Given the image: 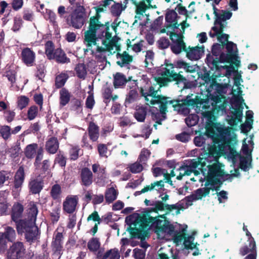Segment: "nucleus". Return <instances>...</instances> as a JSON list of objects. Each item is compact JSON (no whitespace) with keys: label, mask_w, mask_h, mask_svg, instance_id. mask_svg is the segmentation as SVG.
Returning <instances> with one entry per match:
<instances>
[{"label":"nucleus","mask_w":259,"mask_h":259,"mask_svg":"<svg viewBox=\"0 0 259 259\" xmlns=\"http://www.w3.org/2000/svg\"><path fill=\"white\" fill-rule=\"evenodd\" d=\"M154 208H147L141 214L138 213L126 217L125 221H129L135 227H130L127 231L132 238H140L144 240L146 231L150 228H154L155 233L157 236L160 234H171L174 232V226L167 219L165 214L152 217L150 215L152 212H157L158 211L164 210L165 203L161 201H155Z\"/></svg>","instance_id":"nucleus-1"},{"label":"nucleus","mask_w":259,"mask_h":259,"mask_svg":"<svg viewBox=\"0 0 259 259\" xmlns=\"http://www.w3.org/2000/svg\"><path fill=\"white\" fill-rule=\"evenodd\" d=\"M212 106L210 111H205L202 114L207 119L206 131L208 137L212 140L213 144L225 142V140L230 135L231 127H225L218 122H214L215 114L220 112L226 111V104L222 103V98L220 96L210 95V100Z\"/></svg>","instance_id":"nucleus-2"},{"label":"nucleus","mask_w":259,"mask_h":259,"mask_svg":"<svg viewBox=\"0 0 259 259\" xmlns=\"http://www.w3.org/2000/svg\"><path fill=\"white\" fill-rule=\"evenodd\" d=\"M231 144L230 141L226 143H220L213 144L207 148V152L204 154V159L206 160L205 166L208 168L206 176H204V181L206 185L221 182L220 180L228 178V180L231 181L233 177L238 175L236 174H226L222 168L224 165L219 161V158L224 151L226 146Z\"/></svg>","instance_id":"nucleus-3"},{"label":"nucleus","mask_w":259,"mask_h":259,"mask_svg":"<svg viewBox=\"0 0 259 259\" xmlns=\"http://www.w3.org/2000/svg\"><path fill=\"white\" fill-rule=\"evenodd\" d=\"M193 95H188L182 100H169L170 97L160 95L157 97L156 99H151L150 103L152 105L158 104L160 112L162 114H165L168 106H171L174 110L178 111L184 110L185 107L195 108L200 106L202 104V100L198 96H195L194 98H191Z\"/></svg>","instance_id":"nucleus-4"},{"label":"nucleus","mask_w":259,"mask_h":259,"mask_svg":"<svg viewBox=\"0 0 259 259\" xmlns=\"http://www.w3.org/2000/svg\"><path fill=\"white\" fill-rule=\"evenodd\" d=\"M38 213L37 205L33 203L29 208L27 218L22 219L16 223L18 233H24L25 238L27 242H33L38 235L39 230L35 224Z\"/></svg>","instance_id":"nucleus-5"},{"label":"nucleus","mask_w":259,"mask_h":259,"mask_svg":"<svg viewBox=\"0 0 259 259\" xmlns=\"http://www.w3.org/2000/svg\"><path fill=\"white\" fill-rule=\"evenodd\" d=\"M45 54L48 59L55 60L59 64H67L71 62L70 59L61 48L55 49L54 44L51 40L45 44Z\"/></svg>","instance_id":"nucleus-6"},{"label":"nucleus","mask_w":259,"mask_h":259,"mask_svg":"<svg viewBox=\"0 0 259 259\" xmlns=\"http://www.w3.org/2000/svg\"><path fill=\"white\" fill-rule=\"evenodd\" d=\"M224 89V86L223 84H220V83L217 82L216 79H214L207 90V98L202 99L200 96H198V97L202 100V104L200 106L195 107L198 108L199 110L200 108H202L203 109L205 110L209 109L210 108L209 100L210 95L220 96L222 98V103H225L223 101L224 97L222 95ZM196 96H197V95Z\"/></svg>","instance_id":"nucleus-7"},{"label":"nucleus","mask_w":259,"mask_h":259,"mask_svg":"<svg viewBox=\"0 0 259 259\" xmlns=\"http://www.w3.org/2000/svg\"><path fill=\"white\" fill-rule=\"evenodd\" d=\"M109 27L110 25H107L106 28H105L104 37L102 40V45L105 47L97 46L96 51L98 53L111 52L115 47H116L117 50L120 49V46H117L118 41L120 38L117 36L112 37V34L109 31Z\"/></svg>","instance_id":"nucleus-8"},{"label":"nucleus","mask_w":259,"mask_h":259,"mask_svg":"<svg viewBox=\"0 0 259 259\" xmlns=\"http://www.w3.org/2000/svg\"><path fill=\"white\" fill-rule=\"evenodd\" d=\"M233 13L231 11L225 10H220L219 14L214 17V26L211 28V29L217 34H221L227 26V23L226 21L230 19Z\"/></svg>","instance_id":"nucleus-9"},{"label":"nucleus","mask_w":259,"mask_h":259,"mask_svg":"<svg viewBox=\"0 0 259 259\" xmlns=\"http://www.w3.org/2000/svg\"><path fill=\"white\" fill-rule=\"evenodd\" d=\"M26 248L23 242H13L7 251V259H23Z\"/></svg>","instance_id":"nucleus-10"},{"label":"nucleus","mask_w":259,"mask_h":259,"mask_svg":"<svg viewBox=\"0 0 259 259\" xmlns=\"http://www.w3.org/2000/svg\"><path fill=\"white\" fill-rule=\"evenodd\" d=\"M16 237L15 230L10 226L5 227L4 232H0V252H5L7 248V242H13Z\"/></svg>","instance_id":"nucleus-11"},{"label":"nucleus","mask_w":259,"mask_h":259,"mask_svg":"<svg viewBox=\"0 0 259 259\" xmlns=\"http://www.w3.org/2000/svg\"><path fill=\"white\" fill-rule=\"evenodd\" d=\"M232 104L235 106H232V109L234 110L231 111L232 115L230 116H228L229 118L227 121L228 123L231 126H236L239 122L241 121L243 107L238 100H236Z\"/></svg>","instance_id":"nucleus-12"},{"label":"nucleus","mask_w":259,"mask_h":259,"mask_svg":"<svg viewBox=\"0 0 259 259\" xmlns=\"http://www.w3.org/2000/svg\"><path fill=\"white\" fill-rule=\"evenodd\" d=\"M185 229H182V233L178 232V231H175L174 230V232L172 234L169 235H173V242L175 243L178 244L184 240V245L185 248L187 249H193L195 248L196 244H193L192 241H191V240H193V237L189 236L187 238L186 233L185 232Z\"/></svg>","instance_id":"nucleus-13"},{"label":"nucleus","mask_w":259,"mask_h":259,"mask_svg":"<svg viewBox=\"0 0 259 259\" xmlns=\"http://www.w3.org/2000/svg\"><path fill=\"white\" fill-rule=\"evenodd\" d=\"M86 20L85 13L74 10L70 15V19H67V23L73 27L78 29L81 28L85 23Z\"/></svg>","instance_id":"nucleus-14"},{"label":"nucleus","mask_w":259,"mask_h":259,"mask_svg":"<svg viewBox=\"0 0 259 259\" xmlns=\"http://www.w3.org/2000/svg\"><path fill=\"white\" fill-rule=\"evenodd\" d=\"M161 77L156 78L157 84L159 87L166 86L170 82L174 81L176 83V80L179 76L177 75V72L174 70H170V69L165 68L161 73Z\"/></svg>","instance_id":"nucleus-15"},{"label":"nucleus","mask_w":259,"mask_h":259,"mask_svg":"<svg viewBox=\"0 0 259 259\" xmlns=\"http://www.w3.org/2000/svg\"><path fill=\"white\" fill-rule=\"evenodd\" d=\"M104 37V31H99L88 29L84 32V41L87 42V46L90 47L92 45L99 46L97 44L99 39L103 40Z\"/></svg>","instance_id":"nucleus-16"},{"label":"nucleus","mask_w":259,"mask_h":259,"mask_svg":"<svg viewBox=\"0 0 259 259\" xmlns=\"http://www.w3.org/2000/svg\"><path fill=\"white\" fill-rule=\"evenodd\" d=\"M208 194V185H206L205 181V183H204V187H202L201 188L196 190L192 194L186 197L185 199L187 202V205L191 206V205H192L193 201L201 200Z\"/></svg>","instance_id":"nucleus-17"},{"label":"nucleus","mask_w":259,"mask_h":259,"mask_svg":"<svg viewBox=\"0 0 259 259\" xmlns=\"http://www.w3.org/2000/svg\"><path fill=\"white\" fill-rule=\"evenodd\" d=\"M79 182L82 187L89 188L93 182V175L88 167H84L79 172Z\"/></svg>","instance_id":"nucleus-18"},{"label":"nucleus","mask_w":259,"mask_h":259,"mask_svg":"<svg viewBox=\"0 0 259 259\" xmlns=\"http://www.w3.org/2000/svg\"><path fill=\"white\" fill-rule=\"evenodd\" d=\"M21 61L27 66H32L34 65L36 54L31 48L28 47L24 48L21 51Z\"/></svg>","instance_id":"nucleus-19"},{"label":"nucleus","mask_w":259,"mask_h":259,"mask_svg":"<svg viewBox=\"0 0 259 259\" xmlns=\"http://www.w3.org/2000/svg\"><path fill=\"white\" fill-rule=\"evenodd\" d=\"M187 57L188 59L193 61L201 59L204 53V46L188 47L187 48Z\"/></svg>","instance_id":"nucleus-20"},{"label":"nucleus","mask_w":259,"mask_h":259,"mask_svg":"<svg viewBox=\"0 0 259 259\" xmlns=\"http://www.w3.org/2000/svg\"><path fill=\"white\" fill-rule=\"evenodd\" d=\"M44 187V180L38 178L31 179L28 185L29 192L32 195L39 194Z\"/></svg>","instance_id":"nucleus-21"},{"label":"nucleus","mask_w":259,"mask_h":259,"mask_svg":"<svg viewBox=\"0 0 259 259\" xmlns=\"http://www.w3.org/2000/svg\"><path fill=\"white\" fill-rule=\"evenodd\" d=\"M64 236L62 232L55 231L51 243V246L55 253H60L63 248Z\"/></svg>","instance_id":"nucleus-22"},{"label":"nucleus","mask_w":259,"mask_h":259,"mask_svg":"<svg viewBox=\"0 0 259 259\" xmlns=\"http://www.w3.org/2000/svg\"><path fill=\"white\" fill-rule=\"evenodd\" d=\"M232 127H231L230 135L228 136L227 138H226L225 142L226 143L227 142H229V141H230L231 144H228V145L225 146L224 151L222 152L221 156H222L224 153H225L226 151H227L228 149L230 150V154L233 157H235L237 154V151L234 147V145L237 143L236 136L232 132Z\"/></svg>","instance_id":"nucleus-23"},{"label":"nucleus","mask_w":259,"mask_h":259,"mask_svg":"<svg viewBox=\"0 0 259 259\" xmlns=\"http://www.w3.org/2000/svg\"><path fill=\"white\" fill-rule=\"evenodd\" d=\"M113 76V85L115 89L123 88L127 82L131 80L132 78L129 77L127 78L125 75L121 72H116Z\"/></svg>","instance_id":"nucleus-24"},{"label":"nucleus","mask_w":259,"mask_h":259,"mask_svg":"<svg viewBox=\"0 0 259 259\" xmlns=\"http://www.w3.org/2000/svg\"><path fill=\"white\" fill-rule=\"evenodd\" d=\"M78 203V198L76 196L67 197L63 203V210L68 213H72L75 210Z\"/></svg>","instance_id":"nucleus-25"},{"label":"nucleus","mask_w":259,"mask_h":259,"mask_svg":"<svg viewBox=\"0 0 259 259\" xmlns=\"http://www.w3.org/2000/svg\"><path fill=\"white\" fill-rule=\"evenodd\" d=\"M23 212L24 206L20 202H15L13 204L11 211V220L15 224L17 223L18 221H20L22 219L21 217Z\"/></svg>","instance_id":"nucleus-26"},{"label":"nucleus","mask_w":259,"mask_h":259,"mask_svg":"<svg viewBox=\"0 0 259 259\" xmlns=\"http://www.w3.org/2000/svg\"><path fill=\"white\" fill-rule=\"evenodd\" d=\"M182 71L177 73V75L179 76L176 80V84L178 87H180L183 89H190L195 87V83L192 81H190L187 78L181 74Z\"/></svg>","instance_id":"nucleus-27"},{"label":"nucleus","mask_w":259,"mask_h":259,"mask_svg":"<svg viewBox=\"0 0 259 259\" xmlns=\"http://www.w3.org/2000/svg\"><path fill=\"white\" fill-rule=\"evenodd\" d=\"M59 147V143L56 137L49 138L45 144V149L50 154H55Z\"/></svg>","instance_id":"nucleus-28"},{"label":"nucleus","mask_w":259,"mask_h":259,"mask_svg":"<svg viewBox=\"0 0 259 259\" xmlns=\"http://www.w3.org/2000/svg\"><path fill=\"white\" fill-rule=\"evenodd\" d=\"M25 176L24 167L21 165L19 167L14 176V185L15 189H18L22 187L24 183Z\"/></svg>","instance_id":"nucleus-29"},{"label":"nucleus","mask_w":259,"mask_h":259,"mask_svg":"<svg viewBox=\"0 0 259 259\" xmlns=\"http://www.w3.org/2000/svg\"><path fill=\"white\" fill-rule=\"evenodd\" d=\"M117 59H120L116 62L118 65L123 67L125 65L130 64L133 61V56L130 55L126 52L124 51L122 53H117L116 54Z\"/></svg>","instance_id":"nucleus-30"},{"label":"nucleus","mask_w":259,"mask_h":259,"mask_svg":"<svg viewBox=\"0 0 259 259\" xmlns=\"http://www.w3.org/2000/svg\"><path fill=\"white\" fill-rule=\"evenodd\" d=\"M88 135L90 139L93 142H96L99 137V127L94 122L91 121L88 125Z\"/></svg>","instance_id":"nucleus-31"},{"label":"nucleus","mask_w":259,"mask_h":259,"mask_svg":"<svg viewBox=\"0 0 259 259\" xmlns=\"http://www.w3.org/2000/svg\"><path fill=\"white\" fill-rule=\"evenodd\" d=\"M107 25H109L108 22H106L105 24H102L95 17H91L89 21V27L88 29L95 30L99 31L104 32L106 31V27Z\"/></svg>","instance_id":"nucleus-32"},{"label":"nucleus","mask_w":259,"mask_h":259,"mask_svg":"<svg viewBox=\"0 0 259 259\" xmlns=\"http://www.w3.org/2000/svg\"><path fill=\"white\" fill-rule=\"evenodd\" d=\"M171 51L175 54L178 55L182 52H187L186 43L184 40H179L178 41L170 45Z\"/></svg>","instance_id":"nucleus-33"},{"label":"nucleus","mask_w":259,"mask_h":259,"mask_svg":"<svg viewBox=\"0 0 259 259\" xmlns=\"http://www.w3.org/2000/svg\"><path fill=\"white\" fill-rule=\"evenodd\" d=\"M252 241L248 242V245H244L240 248L239 250V254L241 255H245L249 252L252 253L256 251V245L254 240L251 239Z\"/></svg>","instance_id":"nucleus-34"},{"label":"nucleus","mask_w":259,"mask_h":259,"mask_svg":"<svg viewBox=\"0 0 259 259\" xmlns=\"http://www.w3.org/2000/svg\"><path fill=\"white\" fill-rule=\"evenodd\" d=\"M38 147V144L36 143L27 145L24 150L25 156L29 159H33L35 156Z\"/></svg>","instance_id":"nucleus-35"},{"label":"nucleus","mask_w":259,"mask_h":259,"mask_svg":"<svg viewBox=\"0 0 259 259\" xmlns=\"http://www.w3.org/2000/svg\"><path fill=\"white\" fill-rule=\"evenodd\" d=\"M60 106L64 107L69 103L70 100L71 94L66 88H62L59 92Z\"/></svg>","instance_id":"nucleus-36"},{"label":"nucleus","mask_w":259,"mask_h":259,"mask_svg":"<svg viewBox=\"0 0 259 259\" xmlns=\"http://www.w3.org/2000/svg\"><path fill=\"white\" fill-rule=\"evenodd\" d=\"M140 93L142 97L145 98V100L147 102H150L148 96L152 97L153 99H156L157 97L159 96L160 95H158V90H155V88L153 86H151L149 87L148 89V92H145L142 88H140Z\"/></svg>","instance_id":"nucleus-37"},{"label":"nucleus","mask_w":259,"mask_h":259,"mask_svg":"<svg viewBox=\"0 0 259 259\" xmlns=\"http://www.w3.org/2000/svg\"><path fill=\"white\" fill-rule=\"evenodd\" d=\"M17 72L14 69L13 65L6 66V71L5 72V76L11 82L12 85L14 84L16 80Z\"/></svg>","instance_id":"nucleus-38"},{"label":"nucleus","mask_w":259,"mask_h":259,"mask_svg":"<svg viewBox=\"0 0 259 259\" xmlns=\"http://www.w3.org/2000/svg\"><path fill=\"white\" fill-rule=\"evenodd\" d=\"M69 78L68 74L61 72L59 75L56 76L55 79V87L56 89H62L65 84L66 82Z\"/></svg>","instance_id":"nucleus-39"},{"label":"nucleus","mask_w":259,"mask_h":259,"mask_svg":"<svg viewBox=\"0 0 259 259\" xmlns=\"http://www.w3.org/2000/svg\"><path fill=\"white\" fill-rule=\"evenodd\" d=\"M186 163L192 168H196L199 165L203 168L206 164V160L205 159V157L203 158L198 157L197 159H190L186 161Z\"/></svg>","instance_id":"nucleus-40"},{"label":"nucleus","mask_w":259,"mask_h":259,"mask_svg":"<svg viewBox=\"0 0 259 259\" xmlns=\"http://www.w3.org/2000/svg\"><path fill=\"white\" fill-rule=\"evenodd\" d=\"M74 70L79 78L84 79L87 75V68L84 63H78L76 65Z\"/></svg>","instance_id":"nucleus-41"},{"label":"nucleus","mask_w":259,"mask_h":259,"mask_svg":"<svg viewBox=\"0 0 259 259\" xmlns=\"http://www.w3.org/2000/svg\"><path fill=\"white\" fill-rule=\"evenodd\" d=\"M67 158L64 155L63 152L59 151L55 157L54 164H57L62 168H64L67 163Z\"/></svg>","instance_id":"nucleus-42"},{"label":"nucleus","mask_w":259,"mask_h":259,"mask_svg":"<svg viewBox=\"0 0 259 259\" xmlns=\"http://www.w3.org/2000/svg\"><path fill=\"white\" fill-rule=\"evenodd\" d=\"M125 8V7H123L122 4L114 2L110 8L111 14L113 17L118 18Z\"/></svg>","instance_id":"nucleus-43"},{"label":"nucleus","mask_w":259,"mask_h":259,"mask_svg":"<svg viewBox=\"0 0 259 259\" xmlns=\"http://www.w3.org/2000/svg\"><path fill=\"white\" fill-rule=\"evenodd\" d=\"M117 192L114 187H110L105 192V201L108 204L114 201L117 196Z\"/></svg>","instance_id":"nucleus-44"},{"label":"nucleus","mask_w":259,"mask_h":259,"mask_svg":"<svg viewBox=\"0 0 259 259\" xmlns=\"http://www.w3.org/2000/svg\"><path fill=\"white\" fill-rule=\"evenodd\" d=\"M138 98V91L135 90H131L129 91L128 94L126 95L124 104H130L134 103Z\"/></svg>","instance_id":"nucleus-45"},{"label":"nucleus","mask_w":259,"mask_h":259,"mask_svg":"<svg viewBox=\"0 0 259 259\" xmlns=\"http://www.w3.org/2000/svg\"><path fill=\"white\" fill-rule=\"evenodd\" d=\"M206 62L208 66H211V68H214L216 70L219 69V61L218 58L216 57L214 58L210 54H208L206 57Z\"/></svg>","instance_id":"nucleus-46"},{"label":"nucleus","mask_w":259,"mask_h":259,"mask_svg":"<svg viewBox=\"0 0 259 259\" xmlns=\"http://www.w3.org/2000/svg\"><path fill=\"white\" fill-rule=\"evenodd\" d=\"M184 209V208L182 206V204H179V203H176L175 204H165L164 206V210H166V214L176 209V214H179L180 213V210Z\"/></svg>","instance_id":"nucleus-47"},{"label":"nucleus","mask_w":259,"mask_h":259,"mask_svg":"<svg viewBox=\"0 0 259 259\" xmlns=\"http://www.w3.org/2000/svg\"><path fill=\"white\" fill-rule=\"evenodd\" d=\"M101 243L98 238H92L88 244V247L91 251H96L100 247Z\"/></svg>","instance_id":"nucleus-48"},{"label":"nucleus","mask_w":259,"mask_h":259,"mask_svg":"<svg viewBox=\"0 0 259 259\" xmlns=\"http://www.w3.org/2000/svg\"><path fill=\"white\" fill-rule=\"evenodd\" d=\"M62 193L61 187L59 184H54L51 189L50 194L54 200H57L60 197Z\"/></svg>","instance_id":"nucleus-49"},{"label":"nucleus","mask_w":259,"mask_h":259,"mask_svg":"<svg viewBox=\"0 0 259 259\" xmlns=\"http://www.w3.org/2000/svg\"><path fill=\"white\" fill-rule=\"evenodd\" d=\"M51 161L48 159L44 160L40 164V166L38 168L42 174H49L51 172Z\"/></svg>","instance_id":"nucleus-50"},{"label":"nucleus","mask_w":259,"mask_h":259,"mask_svg":"<svg viewBox=\"0 0 259 259\" xmlns=\"http://www.w3.org/2000/svg\"><path fill=\"white\" fill-rule=\"evenodd\" d=\"M147 115V111L145 108H139L135 113L136 120L140 122H144Z\"/></svg>","instance_id":"nucleus-51"},{"label":"nucleus","mask_w":259,"mask_h":259,"mask_svg":"<svg viewBox=\"0 0 259 259\" xmlns=\"http://www.w3.org/2000/svg\"><path fill=\"white\" fill-rule=\"evenodd\" d=\"M150 151L148 149H142L140 153V156H139V158H138V161L142 164H145L150 157Z\"/></svg>","instance_id":"nucleus-52"},{"label":"nucleus","mask_w":259,"mask_h":259,"mask_svg":"<svg viewBox=\"0 0 259 259\" xmlns=\"http://www.w3.org/2000/svg\"><path fill=\"white\" fill-rule=\"evenodd\" d=\"M209 36L212 38L217 36L218 40L221 42V45H223V46H224L225 43L228 41L229 37V35L224 34L223 32H222L221 34H217L214 31L213 34L209 32Z\"/></svg>","instance_id":"nucleus-53"},{"label":"nucleus","mask_w":259,"mask_h":259,"mask_svg":"<svg viewBox=\"0 0 259 259\" xmlns=\"http://www.w3.org/2000/svg\"><path fill=\"white\" fill-rule=\"evenodd\" d=\"M29 99L25 96H21L18 98L17 107L20 110H23L29 104Z\"/></svg>","instance_id":"nucleus-54"},{"label":"nucleus","mask_w":259,"mask_h":259,"mask_svg":"<svg viewBox=\"0 0 259 259\" xmlns=\"http://www.w3.org/2000/svg\"><path fill=\"white\" fill-rule=\"evenodd\" d=\"M46 67L43 63H40L36 65V72L35 75L39 79H42L45 76Z\"/></svg>","instance_id":"nucleus-55"},{"label":"nucleus","mask_w":259,"mask_h":259,"mask_svg":"<svg viewBox=\"0 0 259 259\" xmlns=\"http://www.w3.org/2000/svg\"><path fill=\"white\" fill-rule=\"evenodd\" d=\"M38 113V107L35 105L31 106L27 111V118L29 120H32L37 116Z\"/></svg>","instance_id":"nucleus-56"},{"label":"nucleus","mask_w":259,"mask_h":259,"mask_svg":"<svg viewBox=\"0 0 259 259\" xmlns=\"http://www.w3.org/2000/svg\"><path fill=\"white\" fill-rule=\"evenodd\" d=\"M35 155L36 156L35 161L34 162V165L36 168H38L40 166V164L41 162V161L44 156V150L42 147H40L37 149Z\"/></svg>","instance_id":"nucleus-57"},{"label":"nucleus","mask_w":259,"mask_h":259,"mask_svg":"<svg viewBox=\"0 0 259 259\" xmlns=\"http://www.w3.org/2000/svg\"><path fill=\"white\" fill-rule=\"evenodd\" d=\"M0 134L4 140L9 139L12 134L10 127L8 125L2 126L0 129Z\"/></svg>","instance_id":"nucleus-58"},{"label":"nucleus","mask_w":259,"mask_h":259,"mask_svg":"<svg viewBox=\"0 0 259 259\" xmlns=\"http://www.w3.org/2000/svg\"><path fill=\"white\" fill-rule=\"evenodd\" d=\"M177 13L175 10H169L165 14V21L169 24H171L177 19Z\"/></svg>","instance_id":"nucleus-59"},{"label":"nucleus","mask_w":259,"mask_h":259,"mask_svg":"<svg viewBox=\"0 0 259 259\" xmlns=\"http://www.w3.org/2000/svg\"><path fill=\"white\" fill-rule=\"evenodd\" d=\"M112 92L113 89L110 87H106L104 90L102 95L104 98V102L106 105L110 102L111 97H112Z\"/></svg>","instance_id":"nucleus-60"},{"label":"nucleus","mask_w":259,"mask_h":259,"mask_svg":"<svg viewBox=\"0 0 259 259\" xmlns=\"http://www.w3.org/2000/svg\"><path fill=\"white\" fill-rule=\"evenodd\" d=\"M225 62L234 63L237 66H239L240 61L237 60V56L235 53H227Z\"/></svg>","instance_id":"nucleus-61"},{"label":"nucleus","mask_w":259,"mask_h":259,"mask_svg":"<svg viewBox=\"0 0 259 259\" xmlns=\"http://www.w3.org/2000/svg\"><path fill=\"white\" fill-rule=\"evenodd\" d=\"M60 208L58 207L53 209L52 211L50 212V215L51 218V221L53 224H55L57 222L60 218Z\"/></svg>","instance_id":"nucleus-62"},{"label":"nucleus","mask_w":259,"mask_h":259,"mask_svg":"<svg viewBox=\"0 0 259 259\" xmlns=\"http://www.w3.org/2000/svg\"><path fill=\"white\" fill-rule=\"evenodd\" d=\"M140 163L139 161V162H136L129 165L128 167L132 173L137 174L142 171L143 167Z\"/></svg>","instance_id":"nucleus-63"},{"label":"nucleus","mask_w":259,"mask_h":259,"mask_svg":"<svg viewBox=\"0 0 259 259\" xmlns=\"http://www.w3.org/2000/svg\"><path fill=\"white\" fill-rule=\"evenodd\" d=\"M23 25V20L20 17H15L14 19V24L12 30L16 32L19 31Z\"/></svg>","instance_id":"nucleus-64"}]
</instances>
